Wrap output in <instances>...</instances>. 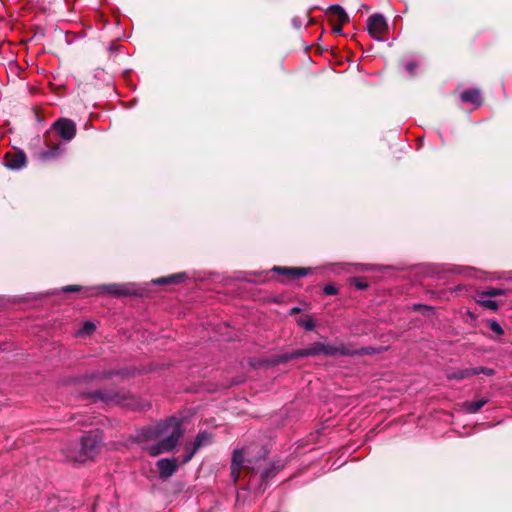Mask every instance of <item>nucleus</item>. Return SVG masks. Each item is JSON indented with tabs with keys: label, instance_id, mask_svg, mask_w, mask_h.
<instances>
[{
	"label": "nucleus",
	"instance_id": "8",
	"mask_svg": "<svg viewBox=\"0 0 512 512\" xmlns=\"http://www.w3.org/2000/svg\"><path fill=\"white\" fill-rule=\"evenodd\" d=\"M52 129L64 141H71L76 135V124L69 118H59L52 124Z\"/></svg>",
	"mask_w": 512,
	"mask_h": 512
},
{
	"label": "nucleus",
	"instance_id": "10",
	"mask_svg": "<svg viewBox=\"0 0 512 512\" xmlns=\"http://www.w3.org/2000/svg\"><path fill=\"white\" fill-rule=\"evenodd\" d=\"M244 462L247 463L246 467L254 470V467H250L249 464L251 461L249 459H244V452L242 449H235L232 454L231 459V477L233 481L236 482L240 475V469L243 467Z\"/></svg>",
	"mask_w": 512,
	"mask_h": 512
},
{
	"label": "nucleus",
	"instance_id": "19",
	"mask_svg": "<svg viewBox=\"0 0 512 512\" xmlns=\"http://www.w3.org/2000/svg\"><path fill=\"white\" fill-rule=\"evenodd\" d=\"M212 442V435L207 431H201L197 434L194 441L191 443V446L195 448L197 451L209 445Z\"/></svg>",
	"mask_w": 512,
	"mask_h": 512
},
{
	"label": "nucleus",
	"instance_id": "5",
	"mask_svg": "<svg viewBox=\"0 0 512 512\" xmlns=\"http://www.w3.org/2000/svg\"><path fill=\"white\" fill-rule=\"evenodd\" d=\"M182 436V425L178 426V424H176V427L167 432L164 437H161L162 439L158 443L149 445L144 449L152 457H156L161 453L171 452L177 446Z\"/></svg>",
	"mask_w": 512,
	"mask_h": 512
},
{
	"label": "nucleus",
	"instance_id": "16",
	"mask_svg": "<svg viewBox=\"0 0 512 512\" xmlns=\"http://www.w3.org/2000/svg\"><path fill=\"white\" fill-rule=\"evenodd\" d=\"M344 348L351 352V354L347 355L346 357H352V356H363V355H375L378 353H381L382 348L377 347H362L360 349H354L351 345L344 344Z\"/></svg>",
	"mask_w": 512,
	"mask_h": 512
},
{
	"label": "nucleus",
	"instance_id": "37",
	"mask_svg": "<svg viewBox=\"0 0 512 512\" xmlns=\"http://www.w3.org/2000/svg\"><path fill=\"white\" fill-rule=\"evenodd\" d=\"M369 9V6L366 5V4H362L359 8V11H363V10H368Z\"/></svg>",
	"mask_w": 512,
	"mask_h": 512
},
{
	"label": "nucleus",
	"instance_id": "12",
	"mask_svg": "<svg viewBox=\"0 0 512 512\" xmlns=\"http://www.w3.org/2000/svg\"><path fill=\"white\" fill-rule=\"evenodd\" d=\"M27 164V157L23 151L8 153L5 158V167L11 170H20Z\"/></svg>",
	"mask_w": 512,
	"mask_h": 512
},
{
	"label": "nucleus",
	"instance_id": "25",
	"mask_svg": "<svg viewBox=\"0 0 512 512\" xmlns=\"http://www.w3.org/2000/svg\"><path fill=\"white\" fill-rule=\"evenodd\" d=\"M298 353H299V349L294 350L292 352H286V353L279 354L278 361H280V364H282V363H286L292 359L300 358V355H298Z\"/></svg>",
	"mask_w": 512,
	"mask_h": 512
},
{
	"label": "nucleus",
	"instance_id": "27",
	"mask_svg": "<svg viewBox=\"0 0 512 512\" xmlns=\"http://www.w3.org/2000/svg\"><path fill=\"white\" fill-rule=\"evenodd\" d=\"M185 455L181 459L182 464H186L194 457V455L197 453V450L193 448L191 445L185 447Z\"/></svg>",
	"mask_w": 512,
	"mask_h": 512
},
{
	"label": "nucleus",
	"instance_id": "33",
	"mask_svg": "<svg viewBox=\"0 0 512 512\" xmlns=\"http://www.w3.org/2000/svg\"><path fill=\"white\" fill-rule=\"evenodd\" d=\"M418 64L415 61H410L405 64V70L410 74L414 75Z\"/></svg>",
	"mask_w": 512,
	"mask_h": 512
},
{
	"label": "nucleus",
	"instance_id": "38",
	"mask_svg": "<svg viewBox=\"0 0 512 512\" xmlns=\"http://www.w3.org/2000/svg\"><path fill=\"white\" fill-rule=\"evenodd\" d=\"M299 310H300L299 308L294 307V308H292L291 312H292V313H296V312H299Z\"/></svg>",
	"mask_w": 512,
	"mask_h": 512
},
{
	"label": "nucleus",
	"instance_id": "29",
	"mask_svg": "<svg viewBox=\"0 0 512 512\" xmlns=\"http://www.w3.org/2000/svg\"><path fill=\"white\" fill-rule=\"evenodd\" d=\"M298 324L307 331H312L315 328V322L312 318L300 319Z\"/></svg>",
	"mask_w": 512,
	"mask_h": 512
},
{
	"label": "nucleus",
	"instance_id": "21",
	"mask_svg": "<svg viewBox=\"0 0 512 512\" xmlns=\"http://www.w3.org/2000/svg\"><path fill=\"white\" fill-rule=\"evenodd\" d=\"M327 10L337 15L340 24L349 22V15L340 5H330Z\"/></svg>",
	"mask_w": 512,
	"mask_h": 512
},
{
	"label": "nucleus",
	"instance_id": "34",
	"mask_svg": "<svg viewBox=\"0 0 512 512\" xmlns=\"http://www.w3.org/2000/svg\"><path fill=\"white\" fill-rule=\"evenodd\" d=\"M278 359H279V354L272 355L271 357L266 359L265 363L269 366H276V365L280 364V361H278Z\"/></svg>",
	"mask_w": 512,
	"mask_h": 512
},
{
	"label": "nucleus",
	"instance_id": "7",
	"mask_svg": "<svg viewBox=\"0 0 512 512\" xmlns=\"http://www.w3.org/2000/svg\"><path fill=\"white\" fill-rule=\"evenodd\" d=\"M120 372L117 370H106V369H95L91 372H85L83 374L68 377L65 379L64 384L67 386H74L78 384H89L98 381L109 380L113 376L119 375Z\"/></svg>",
	"mask_w": 512,
	"mask_h": 512
},
{
	"label": "nucleus",
	"instance_id": "4",
	"mask_svg": "<svg viewBox=\"0 0 512 512\" xmlns=\"http://www.w3.org/2000/svg\"><path fill=\"white\" fill-rule=\"evenodd\" d=\"M351 354L344 348V343L339 345L324 343V342H313L308 347L299 349L298 355L300 358L303 357H314L324 355L327 357H342Z\"/></svg>",
	"mask_w": 512,
	"mask_h": 512
},
{
	"label": "nucleus",
	"instance_id": "9",
	"mask_svg": "<svg viewBox=\"0 0 512 512\" xmlns=\"http://www.w3.org/2000/svg\"><path fill=\"white\" fill-rule=\"evenodd\" d=\"M388 29L386 19L382 14L375 13L367 21V31L375 40H381V34Z\"/></svg>",
	"mask_w": 512,
	"mask_h": 512
},
{
	"label": "nucleus",
	"instance_id": "15",
	"mask_svg": "<svg viewBox=\"0 0 512 512\" xmlns=\"http://www.w3.org/2000/svg\"><path fill=\"white\" fill-rule=\"evenodd\" d=\"M187 278V274L185 272L175 273L169 276L160 277L152 280L153 284L156 285H171L178 284L183 282Z\"/></svg>",
	"mask_w": 512,
	"mask_h": 512
},
{
	"label": "nucleus",
	"instance_id": "6",
	"mask_svg": "<svg viewBox=\"0 0 512 512\" xmlns=\"http://www.w3.org/2000/svg\"><path fill=\"white\" fill-rule=\"evenodd\" d=\"M102 444V437L98 430L90 431L81 438L79 455L76 461L85 462L92 459L99 451Z\"/></svg>",
	"mask_w": 512,
	"mask_h": 512
},
{
	"label": "nucleus",
	"instance_id": "30",
	"mask_svg": "<svg viewBox=\"0 0 512 512\" xmlns=\"http://www.w3.org/2000/svg\"><path fill=\"white\" fill-rule=\"evenodd\" d=\"M96 330V326L93 322L91 321H86L84 322L83 324V327L81 329V332L83 334H91L92 332H94Z\"/></svg>",
	"mask_w": 512,
	"mask_h": 512
},
{
	"label": "nucleus",
	"instance_id": "22",
	"mask_svg": "<svg viewBox=\"0 0 512 512\" xmlns=\"http://www.w3.org/2000/svg\"><path fill=\"white\" fill-rule=\"evenodd\" d=\"M505 294V290L501 288L491 287L482 291H478L476 294V298H492L496 296H501Z\"/></svg>",
	"mask_w": 512,
	"mask_h": 512
},
{
	"label": "nucleus",
	"instance_id": "23",
	"mask_svg": "<svg viewBox=\"0 0 512 512\" xmlns=\"http://www.w3.org/2000/svg\"><path fill=\"white\" fill-rule=\"evenodd\" d=\"M474 372L471 368L459 369L449 373L447 377L448 379L463 380L474 376Z\"/></svg>",
	"mask_w": 512,
	"mask_h": 512
},
{
	"label": "nucleus",
	"instance_id": "11",
	"mask_svg": "<svg viewBox=\"0 0 512 512\" xmlns=\"http://www.w3.org/2000/svg\"><path fill=\"white\" fill-rule=\"evenodd\" d=\"M159 477L163 480L170 478L178 469L176 459L162 458L156 463Z\"/></svg>",
	"mask_w": 512,
	"mask_h": 512
},
{
	"label": "nucleus",
	"instance_id": "18",
	"mask_svg": "<svg viewBox=\"0 0 512 512\" xmlns=\"http://www.w3.org/2000/svg\"><path fill=\"white\" fill-rule=\"evenodd\" d=\"M488 399L481 398L477 401H465L462 403V409L468 414L477 413L486 403Z\"/></svg>",
	"mask_w": 512,
	"mask_h": 512
},
{
	"label": "nucleus",
	"instance_id": "26",
	"mask_svg": "<svg viewBox=\"0 0 512 512\" xmlns=\"http://www.w3.org/2000/svg\"><path fill=\"white\" fill-rule=\"evenodd\" d=\"M488 326L496 335L501 336L504 334V329L502 326L494 319L488 320Z\"/></svg>",
	"mask_w": 512,
	"mask_h": 512
},
{
	"label": "nucleus",
	"instance_id": "31",
	"mask_svg": "<svg viewBox=\"0 0 512 512\" xmlns=\"http://www.w3.org/2000/svg\"><path fill=\"white\" fill-rule=\"evenodd\" d=\"M352 283L359 290H364L368 287V283L361 278H354Z\"/></svg>",
	"mask_w": 512,
	"mask_h": 512
},
{
	"label": "nucleus",
	"instance_id": "24",
	"mask_svg": "<svg viewBox=\"0 0 512 512\" xmlns=\"http://www.w3.org/2000/svg\"><path fill=\"white\" fill-rule=\"evenodd\" d=\"M477 303L481 306L496 311L499 307L498 302L495 300H491L490 298H476Z\"/></svg>",
	"mask_w": 512,
	"mask_h": 512
},
{
	"label": "nucleus",
	"instance_id": "2",
	"mask_svg": "<svg viewBox=\"0 0 512 512\" xmlns=\"http://www.w3.org/2000/svg\"><path fill=\"white\" fill-rule=\"evenodd\" d=\"M176 424L182 425V420L177 417H169L163 421L158 422L153 426H145L137 429L131 436L134 443L141 444L148 441L158 440L164 437L167 432L176 427Z\"/></svg>",
	"mask_w": 512,
	"mask_h": 512
},
{
	"label": "nucleus",
	"instance_id": "14",
	"mask_svg": "<svg viewBox=\"0 0 512 512\" xmlns=\"http://www.w3.org/2000/svg\"><path fill=\"white\" fill-rule=\"evenodd\" d=\"M460 99L465 103H472L476 107L482 105V98L480 91L476 88H471L463 91L460 95Z\"/></svg>",
	"mask_w": 512,
	"mask_h": 512
},
{
	"label": "nucleus",
	"instance_id": "13",
	"mask_svg": "<svg viewBox=\"0 0 512 512\" xmlns=\"http://www.w3.org/2000/svg\"><path fill=\"white\" fill-rule=\"evenodd\" d=\"M272 271L282 275H289L292 277H305L312 273L313 269L309 267H282L274 266Z\"/></svg>",
	"mask_w": 512,
	"mask_h": 512
},
{
	"label": "nucleus",
	"instance_id": "1",
	"mask_svg": "<svg viewBox=\"0 0 512 512\" xmlns=\"http://www.w3.org/2000/svg\"><path fill=\"white\" fill-rule=\"evenodd\" d=\"M64 293L83 291L85 296L92 297L108 294L114 297L139 296L141 289L135 283H111L97 286L83 287L80 285H67L61 288Z\"/></svg>",
	"mask_w": 512,
	"mask_h": 512
},
{
	"label": "nucleus",
	"instance_id": "32",
	"mask_svg": "<svg viewBox=\"0 0 512 512\" xmlns=\"http://www.w3.org/2000/svg\"><path fill=\"white\" fill-rule=\"evenodd\" d=\"M323 293L329 296L336 295L338 293V289L334 285L328 284L323 287Z\"/></svg>",
	"mask_w": 512,
	"mask_h": 512
},
{
	"label": "nucleus",
	"instance_id": "28",
	"mask_svg": "<svg viewBox=\"0 0 512 512\" xmlns=\"http://www.w3.org/2000/svg\"><path fill=\"white\" fill-rule=\"evenodd\" d=\"M474 372V375H478V374H484L486 376H493L495 374V370L492 369V368H488V367H474V368H471Z\"/></svg>",
	"mask_w": 512,
	"mask_h": 512
},
{
	"label": "nucleus",
	"instance_id": "35",
	"mask_svg": "<svg viewBox=\"0 0 512 512\" xmlns=\"http://www.w3.org/2000/svg\"><path fill=\"white\" fill-rule=\"evenodd\" d=\"M292 25L296 29H300L302 27V21L299 17H294L292 19Z\"/></svg>",
	"mask_w": 512,
	"mask_h": 512
},
{
	"label": "nucleus",
	"instance_id": "36",
	"mask_svg": "<svg viewBox=\"0 0 512 512\" xmlns=\"http://www.w3.org/2000/svg\"><path fill=\"white\" fill-rule=\"evenodd\" d=\"M341 25L342 24L334 26L333 27V33L342 35L343 34V30H342Z\"/></svg>",
	"mask_w": 512,
	"mask_h": 512
},
{
	"label": "nucleus",
	"instance_id": "20",
	"mask_svg": "<svg viewBox=\"0 0 512 512\" xmlns=\"http://www.w3.org/2000/svg\"><path fill=\"white\" fill-rule=\"evenodd\" d=\"M65 149L60 145H56L50 149L41 151L39 153V158L43 161H47L50 159H55L63 155Z\"/></svg>",
	"mask_w": 512,
	"mask_h": 512
},
{
	"label": "nucleus",
	"instance_id": "3",
	"mask_svg": "<svg viewBox=\"0 0 512 512\" xmlns=\"http://www.w3.org/2000/svg\"><path fill=\"white\" fill-rule=\"evenodd\" d=\"M83 398L91 399L93 402H103L107 405H128L130 393L124 389L104 388L81 394Z\"/></svg>",
	"mask_w": 512,
	"mask_h": 512
},
{
	"label": "nucleus",
	"instance_id": "17",
	"mask_svg": "<svg viewBox=\"0 0 512 512\" xmlns=\"http://www.w3.org/2000/svg\"><path fill=\"white\" fill-rule=\"evenodd\" d=\"M281 470V466L276 462L268 463L264 469L260 472V478L262 482H267L269 479L276 476V474Z\"/></svg>",
	"mask_w": 512,
	"mask_h": 512
}]
</instances>
